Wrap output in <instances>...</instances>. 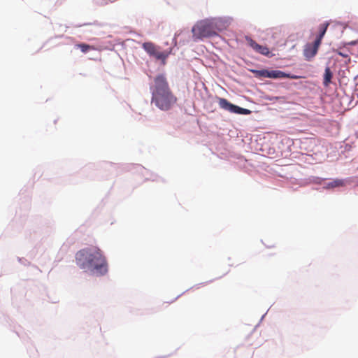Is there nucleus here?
Instances as JSON below:
<instances>
[{"label":"nucleus","instance_id":"nucleus-1","mask_svg":"<svg viewBox=\"0 0 358 358\" xmlns=\"http://www.w3.org/2000/svg\"><path fill=\"white\" fill-rule=\"evenodd\" d=\"M76 264L82 269L89 270L97 275H104L108 271L105 257L96 247L86 248L76 254Z\"/></svg>","mask_w":358,"mask_h":358},{"label":"nucleus","instance_id":"nucleus-2","mask_svg":"<svg viewBox=\"0 0 358 358\" xmlns=\"http://www.w3.org/2000/svg\"><path fill=\"white\" fill-rule=\"evenodd\" d=\"M151 90L152 102L161 110L170 109L177 101V98L171 92L164 75L155 77L154 85Z\"/></svg>","mask_w":358,"mask_h":358},{"label":"nucleus","instance_id":"nucleus-3","mask_svg":"<svg viewBox=\"0 0 358 358\" xmlns=\"http://www.w3.org/2000/svg\"><path fill=\"white\" fill-rule=\"evenodd\" d=\"M194 41L210 37L216 34L213 23L209 20L198 22L192 29Z\"/></svg>","mask_w":358,"mask_h":358},{"label":"nucleus","instance_id":"nucleus-4","mask_svg":"<svg viewBox=\"0 0 358 358\" xmlns=\"http://www.w3.org/2000/svg\"><path fill=\"white\" fill-rule=\"evenodd\" d=\"M257 78H291L299 79L301 76L286 73L279 70L268 71L266 69L251 70Z\"/></svg>","mask_w":358,"mask_h":358},{"label":"nucleus","instance_id":"nucleus-5","mask_svg":"<svg viewBox=\"0 0 358 358\" xmlns=\"http://www.w3.org/2000/svg\"><path fill=\"white\" fill-rule=\"evenodd\" d=\"M217 101L221 108L230 113L242 115H249L251 113V111L249 109L241 108L238 106L234 105L224 98L218 97Z\"/></svg>","mask_w":358,"mask_h":358},{"label":"nucleus","instance_id":"nucleus-6","mask_svg":"<svg viewBox=\"0 0 358 358\" xmlns=\"http://www.w3.org/2000/svg\"><path fill=\"white\" fill-rule=\"evenodd\" d=\"M143 48L150 56L155 57L156 59L162 60L163 64H165L168 54L160 51L159 47L151 42H147L143 44Z\"/></svg>","mask_w":358,"mask_h":358},{"label":"nucleus","instance_id":"nucleus-7","mask_svg":"<svg viewBox=\"0 0 358 358\" xmlns=\"http://www.w3.org/2000/svg\"><path fill=\"white\" fill-rule=\"evenodd\" d=\"M321 44L314 41L313 43H307L303 49V55L306 61H312L317 55Z\"/></svg>","mask_w":358,"mask_h":358},{"label":"nucleus","instance_id":"nucleus-8","mask_svg":"<svg viewBox=\"0 0 358 358\" xmlns=\"http://www.w3.org/2000/svg\"><path fill=\"white\" fill-rule=\"evenodd\" d=\"M245 41H247L248 44L256 52H258L262 55L266 56V57H271L272 55H271V52L269 51V49L264 45H262L258 44L256 41H255L253 39H252L249 36H245Z\"/></svg>","mask_w":358,"mask_h":358},{"label":"nucleus","instance_id":"nucleus-9","mask_svg":"<svg viewBox=\"0 0 358 358\" xmlns=\"http://www.w3.org/2000/svg\"><path fill=\"white\" fill-rule=\"evenodd\" d=\"M329 23L328 22H324L323 24H321L320 26H319V34L317 36L316 38L315 39V41L317 43H319L320 44L322 43V40L327 30V28H328V26H329Z\"/></svg>","mask_w":358,"mask_h":358},{"label":"nucleus","instance_id":"nucleus-10","mask_svg":"<svg viewBox=\"0 0 358 358\" xmlns=\"http://www.w3.org/2000/svg\"><path fill=\"white\" fill-rule=\"evenodd\" d=\"M345 185V182L344 180L342 179H335L328 183L326 184V189H332L335 187H343Z\"/></svg>","mask_w":358,"mask_h":358},{"label":"nucleus","instance_id":"nucleus-11","mask_svg":"<svg viewBox=\"0 0 358 358\" xmlns=\"http://www.w3.org/2000/svg\"><path fill=\"white\" fill-rule=\"evenodd\" d=\"M334 52L338 54V55L345 58L346 60L345 61V63L346 64H348L351 62V59L349 55L350 52L348 50L341 48L339 49L334 50Z\"/></svg>","mask_w":358,"mask_h":358},{"label":"nucleus","instance_id":"nucleus-12","mask_svg":"<svg viewBox=\"0 0 358 358\" xmlns=\"http://www.w3.org/2000/svg\"><path fill=\"white\" fill-rule=\"evenodd\" d=\"M333 77V73L330 69L329 67H326L324 70V80L323 84L325 87H327L329 85L331 78Z\"/></svg>","mask_w":358,"mask_h":358},{"label":"nucleus","instance_id":"nucleus-13","mask_svg":"<svg viewBox=\"0 0 358 358\" xmlns=\"http://www.w3.org/2000/svg\"><path fill=\"white\" fill-rule=\"evenodd\" d=\"M78 48H80L83 53H86L90 50H95V48L92 45H90L85 43H79L76 45Z\"/></svg>","mask_w":358,"mask_h":358},{"label":"nucleus","instance_id":"nucleus-14","mask_svg":"<svg viewBox=\"0 0 358 358\" xmlns=\"http://www.w3.org/2000/svg\"><path fill=\"white\" fill-rule=\"evenodd\" d=\"M355 44H356L355 41H352V42L347 43V45H355Z\"/></svg>","mask_w":358,"mask_h":358},{"label":"nucleus","instance_id":"nucleus-15","mask_svg":"<svg viewBox=\"0 0 358 358\" xmlns=\"http://www.w3.org/2000/svg\"><path fill=\"white\" fill-rule=\"evenodd\" d=\"M357 57H358V46H357Z\"/></svg>","mask_w":358,"mask_h":358}]
</instances>
